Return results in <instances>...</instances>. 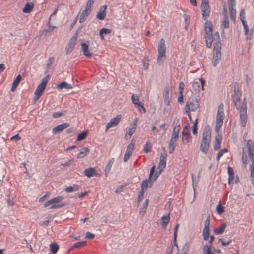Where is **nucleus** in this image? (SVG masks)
Masks as SVG:
<instances>
[{"label": "nucleus", "instance_id": "1", "mask_svg": "<svg viewBox=\"0 0 254 254\" xmlns=\"http://www.w3.org/2000/svg\"><path fill=\"white\" fill-rule=\"evenodd\" d=\"M211 130L209 126L205 127L202 139L200 144V150L204 154L208 153L211 141Z\"/></svg>", "mask_w": 254, "mask_h": 254}, {"label": "nucleus", "instance_id": "2", "mask_svg": "<svg viewBox=\"0 0 254 254\" xmlns=\"http://www.w3.org/2000/svg\"><path fill=\"white\" fill-rule=\"evenodd\" d=\"M246 148L249 151L248 154L252 162L250 166V179L252 185H254V147L253 142L251 140L247 141Z\"/></svg>", "mask_w": 254, "mask_h": 254}, {"label": "nucleus", "instance_id": "3", "mask_svg": "<svg viewBox=\"0 0 254 254\" xmlns=\"http://www.w3.org/2000/svg\"><path fill=\"white\" fill-rule=\"evenodd\" d=\"M64 198L63 196H57L46 202L44 204V207H47L51 205L50 208L54 209L63 207L67 205V203L62 202Z\"/></svg>", "mask_w": 254, "mask_h": 254}, {"label": "nucleus", "instance_id": "4", "mask_svg": "<svg viewBox=\"0 0 254 254\" xmlns=\"http://www.w3.org/2000/svg\"><path fill=\"white\" fill-rule=\"evenodd\" d=\"M221 43L218 41V42H214L213 44V56L212 59V64L214 67H216L219 63V61L221 58Z\"/></svg>", "mask_w": 254, "mask_h": 254}, {"label": "nucleus", "instance_id": "5", "mask_svg": "<svg viewBox=\"0 0 254 254\" xmlns=\"http://www.w3.org/2000/svg\"><path fill=\"white\" fill-rule=\"evenodd\" d=\"M205 39L206 41V46L207 47L210 48L211 47L212 43L213 42L212 24L210 21L206 20L205 23Z\"/></svg>", "mask_w": 254, "mask_h": 254}, {"label": "nucleus", "instance_id": "6", "mask_svg": "<svg viewBox=\"0 0 254 254\" xmlns=\"http://www.w3.org/2000/svg\"><path fill=\"white\" fill-rule=\"evenodd\" d=\"M210 215H208L207 217V218L204 222V227L203 230V239L205 241H207L210 238V240L209 241V244L208 245L212 246L213 242L214 239V236L213 235H211L209 237V225H210Z\"/></svg>", "mask_w": 254, "mask_h": 254}, {"label": "nucleus", "instance_id": "7", "mask_svg": "<svg viewBox=\"0 0 254 254\" xmlns=\"http://www.w3.org/2000/svg\"><path fill=\"white\" fill-rule=\"evenodd\" d=\"M224 119V105L222 103L220 104L218 107V113L216 116V123L215 127V131L218 132L221 128Z\"/></svg>", "mask_w": 254, "mask_h": 254}, {"label": "nucleus", "instance_id": "8", "mask_svg": "<svg viewBox=\"0 0 254 254\" xmlns=\"http://www.w3.org/2000/svg\"><path fill=\"white\" fill-rule=\"evenodd\" d=\"M158 56L157 61L158 64H162L163 61L165 59L166 47L165 41L161 38L159 42L158 46Z\"/></svg>", "mask_w": 254, "mask_h": 254}, {"label": "nucleus", "instance_id": "9", "mask_svg": "<svg viewBox=\"0 0 254 254\" xmlns=\"http://www.w3.org/2000/svg\"><path fill=\"white\" fill-rule=\"evenodd\" d=\"M49 80V76L47 75L43 78L41 83L38 86L35 91L34 100L36 101L42 96L44 89L46 88L47 82Z\"/></svg>", "mask_w": 254, "mask_h": 254}, {"label": "nucleus", "instance_id": "10", "mask_svg": "<svg viewBox=\"0 0 254 254\" xmlns=\"http://www.w3.org/2000/svg\"><path fill=\"white\" fill-rule=\"evenodd\" d=\"M201 9L202 18L204 20H206L207 18L209 16L210 13L208 0H202Z\"/></svg>", "mask_w": 254, "mask_h": 254}, {"label": "nucleus", "instance_id": "11", "mask_svg": "<svg viewBox=\"0 0 254 254\" xmlns=\"http://www.w3.org/2000/svg\"><path fill=\"white\" fill-rule=\"evenodd\" d=\"M199 107L198 102L193 99H190L187 101L185 107V111H195Z\"/></svg>", "mask_w": 254, "mask_h": 254}, {"label": "nucleus", "instance_id": "12", "mask_svg": "<svg viewBox=\"0 0 254 254\" xmlns=\"http://www.w3.org/2000/svg\"><path fill=\"white\" fill-rule=\"evenodd\" d=\"M121 116L117 115L116 117L112 118L106 125L105 131H107L109 128L116 126L120 121Z\"/></svg>", "mask_w": 254, "mask_h": 254}, {"label": "nucleus", "instance_id": "13", "mask_svg": "<svg viewBox=\"0 0 254 254\" xmlns=\"http://www.w3.org/2000/svg\"><path fill=\"white\" fill-rule=\"evenodd\" d=\"M134 148V145L132 143H130L127 147L125 154L124 157V161L125 162H127L130 157L132 153V151Z\"/></svg>", "mask_w": 254, "mask_h": 254}, {"label": "nucleus", "instance_id": "14", "mask_svg": "<svg viewBox=\"0 0 254 254\" xmlns=\"http://www.w3.org/2000/svg\"><path fill=\"white\" fill-rule=\"evenodd\" d=\"M242 96V91L238 88L234 86V95H232V100L233 103H236L237 101H239Z\"/></svg>", "mask_w": 254, "mask_h": 254}, {"label": "nucleus", "instance_id": "15", "mask_svg": "<svg viewBox=\"0 0 254 254\" xmlns=\"http://www.w3.org/2000/svg\"><path fill=\"white\" fill-rule=\"evenodd\" d=\"M240 123L242 127L246 126L247 121V108L240 111Z\"/></svg>", "mask_w": 254, "mask_h": 254}, {"label": "nucleus", "instance_id": "16", "mask_svg": "<svg viewBox=\"0 0 254 254\" xmlns=\"http://www.w3.org/2000/svg\"><path fill=\"white\" fill-rule=\"evenodd\" d=\"M230 12V18L235 22L236 18V3H228Z\"/></svg>", "mask_w": 254, "mask_h": 254}, {"label": "nucleus", "instance_id": "17", "mask_svg": "<svg viewBox=\"0 0 254 254\" xmlns=\"http://www.w3.org/2000/svg\"><path fill=\"white\" fill-rule=\"evenodd\" d=\"M77 40V37H73L69 41V42L68 43V45L66 47L65 50L66 54H69L71 53L75 45L76 41Z\"/></svg>", "mask_w": 254, "mask_h": 254}, {"label": "nucleus", "instance_id": "18", "mask_svg": "<svg viewBox=\"0 0 254 254\" xmlns=\"http://www.w3.org/2000/svg\"><path fill=\"white\" fill-rule=\"evenodd\" d=\"M69 125V124L65 123L60 124L54 127L52 130V132L55 134H58L64 129L67 128Z\"/></svg>", "mask_w": 254, "mask_h": 254}, {"label": "nucleus", "instance_id": "19", "mask_svg": "<svg viewBox=\"0 0 254 254\" xmlns=\"http://www.w3.org/2000/svg\"><path fill=\"white\" fill-rule=\"evenodd\" d=\"M84 175L88 178H91L93 176H98V174L96 172L95 168L89 167L86 169L84 171Z\"/></svg>", "mask_w": 254, "mask_h": 254}, {"label": "nucleus", "instance_id": "20", "mask_svg": "<svg viewBox=\"0 0 254 254\" xmlns=\"http://www.w3.org/2000/svg\"><path fill=\"white\" fill-rule=\"evenodd\" d=\"M107 9V6L104 5L100 7L99 11L98 12L96 17L100 20H103L106 17V9Z\"/></svg>", "mask_w": 254, "mask_h": 254}, {"label": "nucleus", "instance_id": "21", "mask_svg": "<svg viewBox=\"0 0 254 254\" xmlns=\"http://www.w3.org/2000/svg\"><path fill=\"white\" fill-rule=\"evenodd\" d=\"M136 128V124L133 123L129 127V128L128 129L127 131V133L125 135V138L127 139H130L132 136V135L135 132V130Z\"/></svg>", "mask_w": 254, "mask_h": 254}, {"label": "nucleus", "instance_id": "22", "mask_svg": "<svg viewBox=\"0 0 254 254\" xmlns=\"http://www.w3.org/2000/svg\"><path fill=\"white\" fill-rule=\"evenodd\" d=\"M236 109L239 111L242 110V109H245L247 108V102L246 100V98H245L242 101L239 100V101H237L236 103H233Z\"/></svg>", "mask_w": 254, "mask_h": 254}, {"label": "nucleus", "instance_id": "23", "mask_svg": "<svg viewBox=\"0 0 254 254\" xmlns=\"http://www.w3.org/2000/svg\"><path fill=\"white\" fill-rule=\"evenodd\" d=\"M91 11V10L86 9V8L82 11L79 18V22L80 23L84 22L87 19Z\"/></svg>", "mask_w": 254, "mask_h": 254}, {"label": "nucleus", "instance_id": "24", "mask_svg": "<svg viewBox=\"0 0 254 254\" xmlns=\"http://www.w3.org/2000/svg\"><path fill=\"white\" fill-rule=\"evenodd\" d=\"M170 214L167 213L163 215L161 218V226L163 228H165L170 221Z\"/></svg>", "mask_w": 254, "mask_h": 254}, {"label": "nucleus", "instance_id": "25", "mask_svg": "<svg viewBox=\"0 0 254 254\" xmlns=\"http://www.w3.org/2000/svg\"><path fill=\"white\" fill-rule=\"evenodd\" d=\"M228 173L229 175L228 184L230 185L234 183V172L232 167L230 166L228 167Z\"/></svg>", "mask_w": 254, "mask_h": 254}, {"label": "nucleus", "instance_id": "26", "mask_svg": "<svg viewBox=\"0 0 254 254\" xmlns=\"http://www.w3.org/2000/svg\"><path fill=\"white\" fill-rule=\"evenodd\" d=\"M57 88L59 90H62L64 88L66 89H70L72 88V85L67 83L66 82H62L60 83L57 84Z\"/></svg>", "mask_w": 254, "mask_h": 254}, {"label": "nucleus", "instance_id": "27", "mask_svg": "<svg viewBox=\"0 0 254 254\" xmlns=\"http://www.w3.org/2000/svg\"><path fill=\"white\" fill-rule=\"evenodd\" d=\"M178 139L171 137L169 144V151L170 154H172L174 150L176 143Z\"/></svg>", "mask_w": 254, "mask_h": 254}, {"label": "nucleus", "instance_id": "28", "mask_svg": "<svg viewBox=\"0 0 254 254\" xmlns=\"http://www.w3.org/2000/svg\"><path fill=\"white\" fill-rule=\"evenodd\" d=\"M149 202V200L146 199L145 201L143 204L142 207L140 209V210L139 211V216L141 218H143L146 213V211L147 209V208L148 207V204Z\"/></svg>", "mask_w": 254, "mask_h": 254}, {"label": "nucleus", "instance_id": "29", "mask_svg": "<svg viewBox=\"0 0 254 254\" xmlns=\"http://www.w3.org/2000/svg\"><path fill=\"white\" fill-rule=\"evenodd\" d=\"M81 48L83 51V53L86 57L90 58L92 56L88 50L89 46L88 44L85 43H81Z\"/></svg>", "mask_w": 254, "mask_h": 254}, {"label": "nucleus", "instance_id": "30", "mask_svg": "<svg viewBox=\"0 0 254 254\" xmlns=\"http://www.w3.org/2000/svg\"><path fill=\"white\" fill-rule=\"evenodd\" d=\"M229 18L223 17V20L221 23V28L222 30V34H224V29H227L229 27Z\"/></svg>", "mask_w": 254, "mask_h": 254}, {"label": "nucleus", "instance_id": "31", "mask_svg": "<svg viewBox=\"0 0 254 254\" xmlns=\"http://www.w3.org/2000/svg\"><path fill=\"white\" fill-rule=\"evenodd\" d=\"M21 80V76L20 75H18L16 77V78L15 79L14 82H13V84H12V87L11 88V91L12 92H14L16 88H17L18 84H19Z\"/></svg>", "mask_w": 254, "mask_h": 254}, {"label": "nucleus", "instance_id": "32", "mask_svg": "<svg viewBox=\"0 0 254 254\" xmlns=\"http://www.w3.org/2000/svg\"><path fill=\"white\" fill-rule=\"evenodd\" d=\"M34 4L32 2L27 3L23 8V12L25 13H30L33 9Z\"/></svg>", "mask_w": 254, "mask_h": 254}, {"label": "nucleus", "instance_id": "33", "mask_svg": "<svg viewBox=\"0 0 254 254\" xmlns=\"http://www.w3.org/2000/svg\"><path fill=\"white\" fill-rule=\"evenodd\" d=\"M89 152V149L87 147H84L81 149L80 152L77 154V157L78 158H83L87 153Z\"/></svg>", "mask_w": 254, "mask_h": 254}, {"label": "nucleus", "instance_id": "34", "mask_svg": "<svg viewBox=\"0 0 254 254\" xmlns=\"http://www.w3.org/2000/svg\"><path fill=\"white\" fill-rule=\"evenodd\" d=\"M203 254H214L212 250V246L205 245L203 248Z\"/></svg>", "mask_w": 254, "mask_h": 254}, {"label": "nucleus", "instance_id": "35", "mask_svg": "<svg viewBox=\"0 0 254 254\" xmlns=\"http://www.w3.org/2000/svg\"><path fill=\"white\" fill-rule=\"evenodd\" d=\"M59 247L56 243H51L50 245V254H55L59 250Z\"/></svg>", "mask_w": 254, "mask_h": 254}, {"label": "nucleus", "instance_id": "36", "mask_svg": "<svg viewBox=\"0 0 254 254\" xmlns=\"http://www.w3.org/2000/svg\"><path fill=\"white\" fill-rule=\"evenodd\" d=\"M222 138L221 137L216 136L215 137V143L214 145V149L217 150L220 148Z\"/></svg>", "mask_w": 254, "mask_h": 254}, {"label": "nucleus", "instance_id": "37", "mask_svg": "<svg viewBox=\"0 0 254 254\" xmlns=\"http://www.w3.org/2000/svg\"><path fill=\"white\" fill-rule=\"evenodd\" d=\"M227 225L225 223H222L221 224L219 228H216L214 232L216 234H222L225 228H226Z\"/></svg>", "mask_w": 254, "mask_h": 254}, {"label": "nucleus", "instance_id": "38", "mask_svg": "<svg viewBox=\"0 0 254 254\" xmlns=\"http://www.w3.org/2000/svg\"><path fill=\"white\" fill-rule=\"evenodd\" d=\"M79 186L77 185H74L73 186H68L65 189V191L67 193L77 191L79 190Z\"/></svg>", "mask_w": 254, "mask_h": 254}, {"label": "nucleus", "instance_id": "39", "mask_svg": "<svg viewBox=\"0 0 254 254\" xmlns=\"http://www.w3.org/2000/svg\"><path fill=\"white\" fill-rule=\"evenodd\" d=\"M114 159L111 158L109 160L107 164L106 165L105 169V175L106 176H107V174L110 172L111 167L114 163Z\"/></svg>", "mask_w": 254, "mask_h": 254}, {"label": "nucleus", "instance_id": "40", "mask_svg": "<svg viewBox=\"0 0 254 254\" xmlns=\"http://www.w3.org/2000/svg\"><path fill=\"white\" fill-rule=\"evenodd\" d=\"M86 243H87V242L86 241H81V242H76V243H74L71 247L70 249H69V251H70L73 249H75V248L84 246L86 244Z\"/></svg>", "mask_w": 254, "mask_h": 254}, {"label": "nucleus", "instance_id": "41", "mask_svg": "<svg viewBox=\"0 0 254 254\" xmlns=\"http://www.w3.org/2000/svg\"><path fill=\"white\" fill-rule=\"evenodd\" d=\"M152 148V144L149 141L146 142L145 147L144 148V151L145 153H147L151 151Z\"/></svg>", "mask_w": 254, "mask_h": 254}, {"label": "nucleus", "instance_id": "42", "mask_svg": "<svg viewBox=\"0 0 254 254\" xmlns=\"http://www.w3.org/2000/svg\"><path fill=\"white\" fill-rule=\"evenodd\" d=\"M133 103L135 105H137V106L140 105L139 103H141L140 101H139V96L136 94H133L131 97Z\"/></svg>", "mask_w": 254, "mask_h": 254}, {"label": "nucleus", "instance_id": "43", "mask_svg": "<svg viewBox=\"0 0 254 254\" xmlns=\"http://www.w3.org/2000/svg\"><path fill=\"white\" fill-rule=\"evenodd\" d=\"M150 182V179L149 178L148 179L143 180L141 184V190L144 191V190H146L148 188V183Z\"/></svg>", "mask_w": 254, "mask_h": 254}, {"label": "nucleus", "instance_id": "44", "mask_svg": "<svg viewBox=\"0 0 254 254\" xmlns=\"http://www.w3.org/2000/svg\"><path fill=\"white\" fill-rule=\"evenodd\" d=\"M228 151V149L226 148H224V149L220 150L219 152H218L217 157H216L217 160H218V161L219 160L220 158L222 156L223 154L227 152Z\"/></svg>", "mask_w": 254, "mask_h": 254}, {"label": "nucleus", "instance_id": "45", "mask_svg": "<svg viewBox=\"0 0 254 254\" xmlns=\"http://www.w3.org/2000/svg\"><path fill=\"white\" fill-rule=\"evenodd\" d=\"M166 166V161L159 160L158 163V169H159L160 171H161Z\"/></svg>", "mask_w": 254, "mask_h": 254}, {"label": "nucleus", "instance_id": "46", "mask_svg": "<svg viewBox=\"0 0 254 254\" xmlns=\"http://www.w3.org/2000/svg\"><path fill=\"white\" fill-rule=\"evenodd\" d=\"M182 135L183 136H189L190 135V129L187 127L185 126L183 128L182 131Z\"/></svg>", "mask_w": 254, "mask_h": 254}, {"label": "nucleus", "instance_id": "47", "mask_svg": "<svg viewBox=\"0 0 254 254\" xmlns=\"http://www.w3.org/2000/svg\"><path fill=\"white\" fill-rule=\"evenodd\" d=\"M87 132H83L82 133H79L77 136V140L78 141H80L84 139L87 136Z\"/></svg>", "mask_w": 254, "mask_h": 254}, {"label": "nucleus", "instance_id": "48", "mask_svg": "<svg viewBox=\"0 0 254 254\" xmlns=\"http://www.w3.org/2000/svg\"><path fill=\"white\" fill-rule=\"evenodd\" d=\"M216 210L219 214H221L224 212V207L221 205V202H220L219 204L217 205L216 207Z\"/></svg>", "mask_w": 254, "mask_h": 254}, {"label": "nucleus", "instance_id": "49", "mask_svg": "<svg viewBox=\"0 0 254 254\" xmlns=\"http://www.w3.org/2000/svg\"><path fill=\"white\" fill-rule=\"evenodd\" d=\"M94 1L95 0H88L85 6V8L91 10V7Z\"/></svg>", "mask_w": 254, "mask_h": 254}, {"label": "nucleus", "instance_id": "50", "mask_svg": "<svg viewBox=\"0 0 254 254\" xmlns=\"http://www.w3.org/2000/svg\"><path fill=\"white\" fill-rule=\"evenodd\" d=\"M111 32V30L105 28H102L100 31V35L102 34H110Z\"/></svg>", "mask_w": 254, "mask_h": 254}, {"label": "nucleus", "instance_id": "51", "mask_svg": "<svg viewBox=\"0 0 254 254\" xmlns=\"http://www.w3.org/2000/svg\"><path fill=\"white\" fill-rule=\"evenodd\" d=\"M197 123L198 119H196L193 127L192 132L194 134H197Z\"/></svg>", "mask_w": 254, "mask_h": 254}, {"label": "nucleus", "instance_id": "52", "mask_svg": "<svg viewBox=\"0 0 254 254\" xmlns=\"http://www.w3.org/2000/svg\"><path fill=\"white\" fill-rule=\"evenodd\" d=\"M245 10L241 9V10L240 11V19L242 22H243V21H246L245 20Z\"/></svg>", "mask_w": 254, "mask_h": 254}, {"label": "nucleus", "instance_id": "53", "mask_svg": "<svg viewBox=\"0 0 254 254\" xmlns=\"http://www.w3.org/2000/svg\"><path fill=\"white\" fill-rule=\"evenodd\" d=\"M242 23L243 25L244 26L245 34L246 35H248V34L249 33V27H248V26L246 24V21H243V22H242Z\"/></svg>", "mask_w": 254, "mask_h": 254}, {"label": "nucleus", "instance_id": "54", "mask_svg": "<svg viewBox=\"0 0 254 254\" xmlns=\"http://www.w3.org/2000/svg\"><path fill=\"white\" fill-rule=\"evenodd\" d=\"M178 102L180 104H182L184 103L183 93H181L180 92H179V96L178 97Z\"/></svg>", "mask_w": 254, "mask_h": 254}, {"label": "nucleus", "instance_id": "55", "mask_svg": "<svg viewBox=\"0 0 254 254\" xmlns=\"http://www.w3.org/2000/svg\"><path fill=\"white\" fill-rule=\"evenodd\" d=\"M143 196H144V191L142 190H141V191L140 192V193L138 195V198H137L138 203H139L141 202V201L142 200V199L143 198Z\"/></svg>", "mask_w": 254, "mask_h": 254}, {"label": "nucleus", "instance_id": "56", "mask_svg": "<svg viewBox=\"0 0 254 254\" xmlns=\"http://www.w3.org/2000/svg\"><path fill=\"white\" fill-rule=\"evenodd\" d=\"M179 130H180V124L176 125L173 128V132L179 135Z\"/></svg>", "mask_w": 254, "mask_h": 254}, {"label": "nucleus", "instance_id": "57", "mask_svg": "<svg viewBox=\"0 0 254 254\" xmlns=\"http://www.w3.org/2000/svg\"><path fill=\"white\" fill-rule=\"evenodd\" d=\"M94 237V235L89 232H87L85 234V237L87 239H93Z\"/></svg>", "mask_w": 254, "mask_h": 254}, {"label": "nucleus", "instance_id": "58", "mask_svg": "<svg viewBox=\"0 0 254 254\" xmlns=\"http://www.w3.org/2000/svg\"><path fill=\"white\" fill-rule=\"evenodd\" d=\"M185 84L183 82H181L179 85V92L183 93Z\"/></svg>", "mask_w": 254, "mask_h": 254}, {"label": "nucleus", "instance_id": "59", "mask_svg": "<svg viewBox=\"0 0 254 254\" xmlns=\"http://www.w3.org/2000/svg\"><path fill=\"white\" fill-rule=\"evenodd\" d=\"M222 15L223 17L228 18L227 14V9L225 4L223 6V11L222 12Z\"/></svg>", "mask_w": 254, "mask_h": 254}, {"label": "nucleus", "instance_id": "60", "mask_svg": "<svg viewBox=\"0 0 254 254\" xmlns=\"http://www.w3.org/2000/svg\"><path fill=\"white\" fill-rule=\"evenodd\" d=\"M219 241L221 242L222 245L223 246H227L229 245L232 242L231 240H229L228 242H226L223 241V239H221V238L219 239Z\"/></svg>", "mask_w": 254, "mask_h": 254}, {"label": "nucleus", "instance_id": "61", "mask_svg": "<svg viewBox=\"0 0 254 254\" xmlns=\"http://www.w3.org/2000/svg\"><path fill=\"white\" fill-rule=\"evenodd\" d=\"M63 115H64V114L62 112H54L52 114V117L54 118H57L60 117Z\"/></svg>", "mask_w": 254, "mask_h": 254}, {"label": "nucleus", "instance_id": "62", "mask_svg": "<svg viewBox=\"0 0 254 254\" xmlns=\"http://www.w3.org/2000/svg\"><path fill=\"white\" fill-rule=\"evenodd\" d=\"M192 87L196 90L201 88L200 83L198 81L194 82L192 84Z\"/></svg>", "mask_w": 254, "mask_h": 254}, {"label": "nucleus", "instance_id": "63", "mask_svg": "<svg viewBox=\"0 0 254 254\" xmlns=\"http://www.w3.org/2000/svg\"><path fill=\"white\" fill-rule=\"evenodd\" d=\"M179 226V224L177 223V224H176L175 228V229H174V240H176L177 233L178 228Z\"/></svg>", "mask_w": 254, "mask_h": 254}, {"label": "nucleus", "instance_id": "64", "mask_svg": "<svg viewBox=\"0 0 254 254\" xmlns=\"http://www.w3.org/2000/svg\"><path fill=\"white\" fill-rule=\"evenodd\" d=\"M140 105H139L138 107L140 108H139V110L140 112H143V113L146 112V109L143 106V104L142 103H139Z\"/></svg>", "mask_w": 254, "mask_h": 254}]
</instances>
